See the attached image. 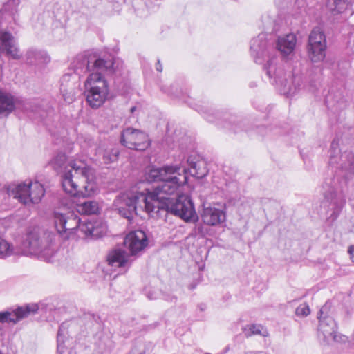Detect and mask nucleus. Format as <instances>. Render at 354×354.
<instances>
[{
    "label": "nucleus",
    "instance_id": "nucleus-1",
    "mask_svg": "<svg viewBox=\"0 0 354 354\" xmlns=\"http://www.w3.org/2000/svg\"><path fill=\"white\" fill-rule=\"evenodd\" d=\"M176 171L173 167H148L144 175L148 183H161L153 192L147 189L144 192H124L118 195L113 202V207L122 217L131 220L133 215L145 211L151 217L160 218L168 213L180 217L185 222H196L198 217L191 198L180 195L176 198L164 196L176 192L180 183L176 177L169 178Z\"/></svg>",
    "mask_w": 354,
    "mask_h": 354
},
{
    "label": "nucleus",
    "instance_id": "nucleus-2",
    "mask_svg": "<svg viewBox=\"0 0 354 354\" xmlns=\"http://www.w3.org/2000/svg\"><path fill=\"white\" fill-rule=\"evenodd\" d=\"M329 153V164L337 171L333 178L324 183V196L333 210L331 216L336 218L346 203L344 189L354 177V153L348 150L342 152L339 138L333 140Z\"/></svg>",
    "mask_w": 354,
    "mask_h": 354
},
{
    "label": "nucleus",
    "instance_id": "nucleus-3",
    "mask_svg": "<svg viewBox=\"0 0 354 354\" xmlns=\"http://www.w3.org/2000/svg\"><path fill=\"white\" fill-rule=\"evenodd\" d=\"M270 50L274 49L268 46L264 34L259 35L250 41V53L256 63L261 64L266 57L268 58L264 69L268 77L273 80L271 83L276 84L281 94L288 97L294 95L301 88L302 76L293 74L291 77L288 75V79L283 68L277 66L276 58L271 57Z\"/></svg>",
    "mask_w": 354,
    "mask_h": 354
},
{
    "label": "nucleus",
    "instance_id": "nucleus-4",
    "mask_svg": "<svg viewBox=\"0 0 354 354\" xmlns=\"http://www.w3.org/2000/svg\"><path fill=\"white\" fill-rule=\"evenodd\" d=\"M66 156L58 153L53 160L52 165L55 169L64 167L62 185L64 190L74 197L86 198L94 193L93 180V170L86 163L81 160H72L65 166Z\"/></svg>",
    "mask_w": 354,
    "mask_h": 354
},
{
    "label": "nucleus",
    "instance_id": "nucleus-5",
    "mask_svg": "<svg viewBox=\"0 0 354 354\" xmlns=\"http://www.w3.org/2000/svg\"><path fill=\"white\" fill-rule=\"evenodd\" d=\"M115 62L113 58L100 56L97 53H91L86 55H79L76 57L73 67L75 72L88 73L90 74L112 75L115 71Z\"/></svg>",
    "mask_w": 354,
    "mask_h": 354
},
{
    "label": "nucleus",
    "instance_id": "nucleus-6",
    "mask_svg": "<svg viewBox=\"0 0 354 354\" xmlns=\"http://www.w3.org/2000/svg\"><path fill=\"white\" fill-rule=\"evenodd\" d=\"M105 75H107L90 74L85 81L86 100L88 105L93 109L102 106L107 99L109 89Z\"/></svg>",
    "mask_w": 354,
    "mask_h": 354
},
{
    "label": "nucleus",
    "instance_id": "nucleus-7",
    "mask_svg": "<svg viewBox=\"0 0 354 354\" xmlns=\"http://www.w3.org/2000/svg\"><path fill=\"white\" fill-rule=\"evenodd\" d=\"M54 234L49 232L37 230L30 231L23 242V246L28 252L48 259L53 254L51 245Z\"/></svg>",
    "mask_w": 354,
    "mask_h": 354
},
{
    "label": "nucleus",
    "instance_id": "nucleus-8",
    "mask_svg": "<svg viewBox=\"0 0 354 354\" xmlns=\"http://www.w3.org/2000/svg\"><path fill=\"white\" fill-rule=\"evenodd\" d=\"M173 167L176 169V171L169 176V178L176 177L180 181L176 191L180 187L187 183V174L197 178H202L207 174L205 163L192 156H189L185 161L182 160L179 164L165 165L161 167Z\"/></svg>",
    "mask_w": 354,
    "mask_h": 354
},
{
    "label": "nucleus",
    "instance_id": "nucleus-9",
    "mask_svg": "<svg viewBox=\"0 0 354 354\" xmlns=\"http://www.w3.org/2000/svg\"><path fill=\"white\" fill-rule=\"evenodd\" d=\"M44 193L43 185L38 182L12 185L8 187V195L25 205L39 203Z\"/></svg>",
    "mask_w": 354,
    "mask_h": 354
},
{
    "label": "nucleus",
    "instance_id": "nucleus-10",
    "mask_svg": "<svg viewBox=\"0 0 354 354\" xmlns=\"http://www.w3.org/2000/svg\"><path fill=\"white\" fill-rule=\"evenodd\" d=\"M328 305L326 304L319 310L318 314L319 326L318 336L326 344H330L333 342H340L342 337L339 335L337 332V324L334 319L328 315Z\"/></svg>",
    "mask_w": 354,
    "mask_h": 354
},
{
    "label": "nucleus",
    "instance_id": "nucleus-11",
    "mask_svg": "<svg viewBox=\"0 0 354 354\" xmlns=\"http://www.w3.org/2000/svg\"><path fill=\"white\" fill-rule=\"evenodd\" d=\"M54 219L55 227L59 234H66L65 238L68 239L70 235L76 231L81 233V225L84 224V221L78 218L73 212L66 213L55 212Z\"/></svg>",
    "mask_w": 354,
    "mask_h": 354
},
{
    "label": "nucleus",
    "instance_id": "nucleus-12",
    "mask_svg": "<svg viewBox=\"0 0 354 354\" xmlns=\"http://www.w3.org/2000/svg\"><path fill=\"white\" fill-rule=\"evenodd\" d=\"M120 143L136 151H145L150 145L148 136L144 131L131 127H127L121 132Z\"/></svg>",
    "mask_w": 354,
    "mask_h": 354
},
{
    "label": "nucleus",
    "instance_id": "nucleus-13",
    "mask_svg": "<svg viewBox=\"0 0 354 354\" xmlns=\"http://www.w3.org/2000/svg\"><path fill=\"white\" fill-rule=\"evenodd\" d=\"M326 39L319 28H314L308 37V56L313 62L322 61L326 56Z\"/></svg>",
    "mask_w": 354,
    "mask_h": 354
},
{
    "label": "nucleus",
    "instance_id": "nucleus-14",
    "mask_svg": "<svg viewBox=\"0 0 354 354\" xmlns=\"http://www.w3.org/2000/svg\"><path fill=\"white\" fill-rule=\"evenodd\" d=\"M38 309L37 304H30L11 310L0 312V322L16 324L30 314L37 313Z\"/></svg>",
    "mask_w": 354,
    "mask_h": 354
},
{
    "label": "nucleus",
    "instance_id": "nucleus-15",
    "mask_svg": "<svg viewBox=\"0 0 354 354\" xmlns=\"http://www.w3.org/2000/svg\"><path fill=\"white\" fill-rule=\"evenodd\" d=\"M124 244L129 250L131 254L135 255L145 248L147 238L142 230H136L127 235Z\"/></svg>",
    "mask_w": 354,
    "mask_h": 354
},
{
    "label": "nucleus",
    "instance_id": "nucleus-16",
    "mask_svg": "<svg viewBox=\"0 0 354 354\" xmlns=\"http://www.w3.org/2000/svg\"><path fill=\"white\" fill-rule=\"evenodd\" d=\"M107 227L100 220H84V224L81 225V234L85 238L97 239L104 236Z\"/></svg>",
    "mask_w": 354,
    "mask_h": 354
},
{
    "label": "nucleus",
    "instance_id": "nucleus-17",
    "mask_svg": "<svg viewBox=\"0 0 354 354\" xmlns=\"http://www.w3.org/2000/svg\"><path fill=\"white\" fill-rule=\"evenodd\" d=\"M203 222L210 226L220 225L225 221L226 215L223 210L216 207H205L201 214Z\"/></svg>",
    "mask_w": 354,
    "mask_h": 354
},
{
    "label": "nucleus",
    "instance_id": "nucleus-18",
    "mask_svg": "<svg viewBox=\"0 0 354 354\" xmlns=\"http://www.w3.org/2000/svg\"><path fill=\"white\" fill-rule=\"evenodd\" d=\"M75 326L73 322H65L60 325L57 335V351L60 354L64 352L65 341L73 335V330Z\"/></svg>",
    "mask_w": 354,
    "mask_h": 354
},
{
    "label": "nucleus",
    "instance_id": "nucleus-19",
    "mask_svg": "<svg viewBox=\"0 0 354 354\" xmlns=\"http://www.w3.org/2000/svg\"><path fill=\"white\" fill-rule=\"evenodd\" d=\"M295 44V35L293 34H288L278 38L276 49L280 52L283 56H287L293 51Z\"/></svg>",
    "mask_w": 354,
    "mask_h": 354
},
{
    "label": "nucleus",
    "instance_id": "nucleus-20",
    "mask_svg": "<svg viewBox=\"0 0 354 354\" xmlns=\"http://www.w3.org/2000/svg\"><path fill=\"white\" fill-rule=\"evenodd\" d=\"M26 59L29 65H39L48 63L50 58L44 50L30 48L26 53Z\"/></svg>",
    "mask_w": 354,
    "mask_h": 354
},
{
    "label": "nucleus",
    "instance_id": "nucleus-21",
    "mask_svg": "<svg viewBox=\"0 0 354 354\" xmlns=\"http://www.w3.org/2000/svg\"><path fill=\"white\" fill-rule=\"evenodd\" d=\"M16 99L10 93L0 89V115L7 116L15 109Z\"/></svg>",
    "mask_w": 354,
    "mask_h": 354
},
{
    "label": "nucleus",
    "instance_id": "nucleus-22",
    "mask_svg": "<svg viewBox=\"0 0 354 354\" xmlns=\"http://www.w3.org/2000/svg\"><path fill=\"white\" fill-rule=\"evenodd\" d=\"M129 254L124 250L117 249L109 254L108 262L112 267L126 268L129 266Z\"/></svg>",
    "mask_w": 354,
    "mask_h": 354
},
{
    "label": "nucleus",
    "instance_id": "nucleus-23",
    "mask_svg": "<svg viewBox=\"0 0 354 354\" xmlns=\"http://www.w3.org/2000/svg\"><path fill=\"white\" fill-rule=\"evenodd\" d=\"M70 75H65L62 78L60 91L64 100L68 104L73 102L75 99V86L69 82Z\"/></svg>",
    "mask_w": 354,
    "mask_h": 354
},
{
    "label": "nucleus",
    "instance_id": "nucleus-24",
    "mask_svg": "<svg viewBox=\"0 0 354 354\" xmlns=\"http://www.w3.org/2000/svg\"><path fill=\"white\" fill-rule=\"evenodd\" d=\"M100 160L104 164H109L117 160L119 156V151L117 149H106L98 148L96 153Z\"/></svg>",
    "mask_w": 354,
    "mask_h": 354
},
{
    "label": "nucleus",
    "instance_id": "nucleus-25",
    "mask_svg": "<svg viewBox=\"0 0 354 354\" xmlns=\"http://www.w3.org/2000/svg\"><path fill=\"white\" fill-rule=\"evenodd\" d=\"M78 212L84 214H96L98 211V204L93 201H84L77 204Z\"/></svg>",
    "mask_w": 354,
    "mask_h": 354
},
{
    "label": "nucleus",
    "instance_id": "nucleus-26",
    "mask_svg": "<svg viewBox=\"0 0 354 354\" xmlns=\"http://www.w3.org/2000/svg\"><path fill=\"white\" fill-rule=\"evenodd\" d=\"M351 3L352 0H333L332 6H334V8H330L331 12L334 15L335 13H342Z\"/></svg>",
    "mask_w": 354,
    "mask_h": 354
},
{
    "label": "nucleus",
    "instance_id": "nucleus-27",
    "mask_svg": "<svg viewBox=\"0 0 354 354\" xmlns=\"http://www.w3.org/2000/svg\"><path fill=\"white\" fill-rule=\"evenodd\" d=\"M13 252V247L5 239L0 237V259L10 256Z\"/></svg>",
    "mask_w": 354,
    "mask_h": 354
},
{
    "label": "nucleus",
    "instance_id": "nucleus-28",
    "mask_svg": "<svg viewBox=\"0 0 354 354\" xmlns=\"http://www.w3.org/2000/svg\"><path fill=\"white\" fill-rule=\"evenodd\" d=\"M261 326L257 324L247 325L243 328V333L246 337H251L254 335H260L261 333Z\"/></svg>",
    "mask_w": 354,
    "mask_h": 354
},
{
    "label": "nucleus",
    "instance_id": "nucleus-29",
    "mask_svg": "<svg viewBox=\"0 0 354 354\" xmlns=\"http://www.w3.org/2000/svg\"><path fill=\"white\" fill-rule=\"evenodd\" d=\"M295 313L297 316L306 317L310 313V308L308 305L306 304H302L299 305L296 308Z\"/></svg>",
    "mask_w": 354,
    "mask_h": 354
},
{
    "label": "nucleus",
    "instance_id": "nucleus-30",
    "mask_svg": "<svg viewBox=\"0 0 354 354\" xmlns=\"http://www.w3.org/2000/svg\"><path fill=\"white\" fill-rule=\"evenodd\" d=\"M203 113L207 121L210 122H214V117L213 115H214V113L212 110H205L203 111Z\"/></svg>",
    "mask_w": 354,
    "mask_h": 354
},
{
    "label": "nucleus",
    "instance_id": "nucleus-31",
    "mask_svg": "<svg viewBox=\"0 0 354 354\" xmlns=\"http://www.w3.org/2000/svg\"><path fill=\"white\" fill-rule=\"evenodd\" d=\"M348 252L350 254L352 261L354 263V245L350 246Z\"/></svg>",
    "mask_w": 354,
    "mask_h": 354
},
{
    "label": "nucleus",
    "instance_id": "nucleus-32",
    "mask_svg": "<svg viewBox=\"0 0 354 354\" xmlns=\"http://www.w3.org/2000/svg\"><path fill=\"white\" fill-rule=\"evenodd\" d=\"M207 306L206 304L201 303L198 305V308L200 311L203 312L206 309Z\"/></svg>",
    "mask_w": 354,
    "mask_h": 354
},
{
    "label": "nucleus",
    "instance_id": "nucleus-33",
    "mask_svg": "<svg viewBox=\"0 0 354 354\" xmlns=\"http://www.w3.org/2000/svg\"><path fill=\"white\" fill-rule=\"evenodd\" d=\"M156 70L159 72H161L162 71V64H160V60H158L157 62V64H156Z\"/></svg>",
    "mask_w": 354,
    "mask_h": 354
},
{
    "label": "nucleus",
    "instance_id": "nucleus-34",
    "mask_svg": "<svg viewBox=\"0 0 354 354\" xmlns=\"http://www.w3.org/2000/svg\"><path fill=\"white\" fill-rule=\"evenodd\" d=\"M13 2H14V1H13V0H10V1H9L8 2V3H7V4H6V5L4 6V9H5V10H7V9H8V7L10 4H12Z\"/></svg>",
    "mask_w": 354,
    "mask_h": 354
},
{
    "label": "nucleus",
    "instance_id": "nucleus-35",
    "mask_svg": "<svg viewBox=\"0 0 354 354\" xmlns=\"http://www.w3.org/2000/svg\"><path fill=\"white\" fill-rule=\"evenodd\" d=\"M136 109H137V107H136V106H132V107L131 108V109H130V112H131V113H133L136 111Z\"/></svg>",
    "mask_w": 354,
    "mask_h": 354
},
{
    "label": "nucleus",
    "instance_id": "nucleus-36",
    "mask_svg": "<svg viewBox=\"0 0 354 354\" xmlns=\"http://www.w3.org/2000/svg\"><path fill=\"white\" fill-rule=\"evenodd\" d=\"M330 101V96H328L326 99V103L328 104Z\"/></svg>",
    "mask_w": 354,
    "mask_h": 354
},
{
    "label": "nucleus",
    "instance_id": "nucleus-37",
    "mask_svg": "<svg viewBox=\"0 0 354 354\" xmlns=\"http://www.w3.org/2000/svg\"><path fill=\"white\" fill-rule=\"evenodd\" d=\"M254 354H265V353L263 352L260 351V352H257V353H256Z\"/></svg>",
    "mask_w": 354,
    "mask_h": 354
},
{
    "label": "nucleus",
    "instance_id": "nucleus-38",
    "mask_svg": "<svg viewBox=\"0 0 354 354\" xmlns=\"http://www.w3.org/2000/svg\"><path fill=\"white\" fill-rule=\"evenodd\" d=\"M107 341H108V343H109V346H111V341L109 339H107Z\"/></svg>",
    "mask_w": 354,
    "mask_h": 354
},
{
    "label": "nucleus",
    "instance_id": "nucleus-39",
    "mask_svg": "<svg viewBox=\"0 0 354 354\" xmlns=\"http://www.w3.org/2000/svg\"><path fill=\"white\" fill-rule=\"evenodd\" d=\"M328 7H329V9L331 10L330 8H334L333 7H330V5H328Z\"/></svg>",
    "mask_w": 354,
    "mask_h": 354
},
{
    "label": "nucleus",
    "instance_id": "nucleus-40",
    "mask_svg": "<svg viewBox=\"0 0 354 354\" xmlns=\"http://www.w3.org/2000/svg\"><path fill=\"white\" fill-rule=\"evenodd\" d=\"M171 300H176V298H175V297H173V298L171 299Z\"/></svg>",
    "mask_w": 354,
    "mask_h": 354
}]
</instances>
